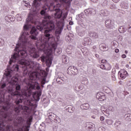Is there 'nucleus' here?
Segmentation results:
<instances>
[{"mask_svg":"<svg viewBox=\"0 0 131 131\" xmlns=\"http://www.w3.org/2000/svg\"><path fill=\"white\" fill-rule=\"evenodd\" d=\"M18 54H20V56L18 55L17 54H14L11 56L9 61L10 65H11L13 62H17L18 64H20V67L22 68L24 75H26L28 73H30V80H36L37 78H39L40 75L41 77H47V72L45 71H41L40 74L37 72L30 73L32 70H36L34 62L28 59V55L26 53V51L22 50L19 51Z\"/></svg>","mask_w":131,"mask_h":131,"instance_id":"f257e3e1","label":"nucleus"},{"mask_svg":"<svg viewBox=\"0 0 131 131\" xmlns=\"http://www.w3.org/2000/svg\"><path fill=\"white\" fill-rule=\"evenodd\" d=\"M24 30L25 32L20 37L19 42L16 45L15 49L17 52V53H14V54H16L18 56H21V54L19 53V52H21V51H25L27 54V53H29L30 56L32 57V58H38V57H39V53L35 51V48H30L27 46L29 38H31V39H34L35 40L37 39L36 35L38 34V32L36 31V29L33 27L30 31L31 35L28 37V35H29V31H28V26L27 25L24 26Z\"/></svg>","mask_w":131,"mask_h":131,"instance_id":"f03ea898","label":"nucleus"},{"mask_svg":"<svg viewBox=\"0 0 131 131\" xmlns=\"http://www.w3.org/2000/svg\"><path fill=\"white\" fill-rule=\"evenodd\" d=\"M53 39V36L51 38H49L48 40L45 38H41L39 40H37L36 42V46L39 51H42L45 54H46L47 56H42L40 57L41 61L42 63L46 62V64L49 68L51 67L52 63L53 62V51L57 52V54H61L62 53V49L60 48L57 49V45L52 43L51 45L52 48H50V44L49 41Z\"/></svg>","mask_w":131,"mask_h":131,"instance_id":"7ed1b4c3","label":"nucleus"},{"mask_svg":"<svg viewBox=\"0 0 131 131\" xmlns=\"http://www.w3.org/2000/svg\"><path fill=\"white\" fill-rule=\"evenodd\" d=\"M43 18L44 20H42V23L37 26V29H38L40 31L46 29L45 31V35L41 37V38H45L48 40L49 38L53 37V36L50 34V31L55 28V25L53 20H52V16L48 14H45Z\"/></svg>","mask_w":131,"mask_h":131,"instance_id":"20e7f679","label":"nucleus"},{"mask_svg":"<svg viewBox=\"0 0 131 131\" xmlns=\"http://www.w3.org/2000/svg\"><path fill=\"white\" fill-rule=\"evenodd\" d=\"M31 96V91L28 90L24 92L22 96L20 97L18 100L15 101V104L16 106L14 108V111L16 113H19L20 112V109H23L25 112H28L29 111V107L28 106H23L22 105L19 104L22 103V102H27V103H30L29 101V98Z\"/></svg>","mask_w":131,"mask_h":131,"instance_id":"39448f33","label":"nucleus"},{"mask_svg":"<svg viewBox=\"0 0 131 131\" xmlns=\"http://www.w3.org/2000/svg\"><path fill=\"white\" fill-rule=\"evenodd\" d=\"M11 83L12 84H16L17 82H18V78L16 76H14L11 78ZM15 90L16 91L14 92V90H13L12 88H10L8 89V93L11 94L12 96H16V97H20V98L22 96H23L24 93L26 91H29L31 92V94H32V91L30 90H25L23 91L22 93H21V86L19 84H16V87H15Z\"/></svg>","mask_w":131,"mask_h":131,"instance_id":"423d86ee","label":"nucleus"},{"mask_svg":"<svg viewBox=\"0 0 131 131\" xmlns=\"http://www.w3.org/2000/svg\"><path fill=\"white\" fill-rule=\"evenodd\" d=\"M15 71V72H19V65L14 64L11 68V70H6L4 73L6 76H8L9 77H12V73Z\"/></svg>","mask_w":131,"mask_h":131,"instance_id":"0eeeda50","label":"nucleus"},{"mask_svg":"<svg viewBox=\"0 0 131 131\" xmlns=\"http://www.w3.org/2000/svg\"><path fill=\"white\" fill-rule=\"evenodd\" d=\"M54 5V3H50V6L53 7V10H54L56 12L55 14V18L56 19H60V18L62 17V14H63V12H62V10H61V9L59 8L55 9V8H56V6H55V5Z\"/></svg>","mask_w":131,"mask_h":131,"instance_id":"6e6552de","label":"nucleus"},{"mask_svg":"<svg viewBox=\"0 0 131 131\" xmlns=\"http://www.w3.org/2000/svg\"><path fill=\"white\" fill-rule=\"evenodd\" d=\"M28 86L30 91H31V90H40V86L39 85H36L35 83V80H29V82L28 83Z\"/></svg>","mask_w":131,"mask_h":131,"instance_id":"1a4fd4ad","label":"nucleus"},{"mask_svg":"<svg viewBox=\"0 0 131 131\" xmlns=\"http://www.w3.org/2000/svg\"><path fill=\"white\" fill-rule=\"evenodd\" d=\"M68 74H77L78 73V69L75 67L70 66L67 70Z\"/></svg>","mask_w":131,"mask_h":131,"instance_id":"9d476101","label":"nucleus"},{"mask_svg":"<svg viewBox=\"0 0 131 131\" xmlns=\"http://www.w3.org/2000/svg\"><path fill=\"white\" fill-rule=\"evenodd\" d=\"M96 99L99 101H104L106 100V95L102 92H98L96 94Z\"/></svg>","mask_w":131,"mask_h":131,"instance_id":"9b49d317","label":"nucleus"},{"mask_svg":"<svg viewBox=\"0 0 131 131\" xmlns=\"http://www.w3.org/2000/svg\"><path fill=\"white\" fill-rule=\"evenodd\" d=\"M41 96V91L34 92L32 95L33 98L35 101H39V97Z\"/></svg>","mask_w":131,"mask_h":131,"instance_id":"f8f14e48","label":"nucleus"},{"mask_svg":"<svg viewBox=\"0 0 131 131\" xmlns=\"http://www.w3.org/2000/svg\"><path fill=\"white\" fill-rule=\"evenodd\" d=\"M119 73L120 74V76L123 79H125L127 76H128V74L127 72L124 70H121Z\"/></svg>","mask_w":131,"mask_h":131,"instance_id":"ddd939ff","label":"nucleus"},{"mask_svg":"<svg viewBox=\"0 0 131 131\" xmlns=\"http://www.w3.org/2000/svg\"><path fill=\"white\" fill-rule=\"evenodd\" d=\"M105 26L107 28H112L114 26V24L112 22V20L107 19L105 22Z\"/></svg>","mask_w":131,"mask_h":131,"instance_id":"4468645a","label":"nucleus"},{"mask_svg":"<svg viewBox=\"0 0 131 131\" xmlns=\"http://www.w3.org/2000/svg\"><path fill=\"white\" fill-rule=\"evenodd\" d=\"M61 27H58V28L55 31V35H59V34H61L62 31L63 30V28H64V24L61 23Z\"/></svg>","mask_w":131,"mask_h":131,"instance_id":"2eb2a0df","label":"nucleus"},{"mask_svg":"<svg viewBox=\"0 0 131 131\" xmlns=\"http://www.w3.org/2000/svg\"><path fill=\"white\" fill-rule=\"evenodd\" d=\"M93 12H95V9L92 8H89L84 10V13L86 15H91L93 14Z\"/></svg>","mask_w":131,"mask_h":131,"instance_id":"dca6fc26","label":"nucleus"},{"mask_svg":"<svg viewBox=\"0 0 131 131\" xmlns=\"http://www.w3.org/2000/svg\"><path fill=\"white\" fill-rule=\"evenodd\" d=\"M62 63L64 64H67L68 63V57L66 55L62 56Z\"/></svg>","mask_w":131,"mask_h":131,"instance_id":"f3484780","label":"nucleus"},{"mask_svg":"<svg viewBox=\"0 0 131 131\" xmlns=\"http://www.w3.org/2000/svg\"><path fill=\"white\" fill-rule=\"evenodd\" d=\"M81 109L84 110H88L89 108H90V105L88 103H85L83 104H82L80 106Z\"/></svg>","mask_w":131,"mask_h":131,"instance_id":"a211bd4d","label":"nucleus"},{"mask_svg":"<svg viewBox=\"0 0 131 131\" xmlns=\"http://www.w3.org/2000/svg\"><path fill=\"white\" fill-rule=\"evenodd\" d=\"M90 36L91 37H93V38H98V37H99L98 33L96 32H91L90 33Z\"/></svg>","mask_w":131,"mask_h":131,"instance_id":"6ab92c4d","label":"nucleus"},{"mask_svg":"<svg viewBox=\"0 0 131 131\" xmlns=\"http://www.w3.org/2000/svg\"><path fill=\"white\" fill-rule=\"evenodd\" d=\"M100 49L101 51H102V52H105L107 50V47H106V45L105 44L102 45L100 47Z\"/></svg>","mask_w":131,"mask_h":131,"instance_id":"aec40b11","label":"nucleus"},{"mask_svg":"<svg viewBox=\"0 0 131 131\" xmlns=\"http://www.w3.org/2000/svg\"><path fill=\"white\" fill-rule=\"evenodd\" d=\"M118 31L120 33H124L125 32V28L123 27H120L119 28Z\"/></svg>","mask_w":131,"mask_h":131,"instance_id":"412c9836","label":"nucleus"},{"mask_svg":"<svg viewBox=\"0 0 131 131\" xmlns=\"http://www.w3.org/2000/svg\"><path fill=\"white\" fill-rule=\"evenodd\" d=\"M105 70H111V66L110 64L108 63H105Z\"/></svg>","mask_w":131,"mask_h":131,"instance_id":"4be33fe9","label":"nucleus"},{"mask_svg":"<svg viewBox=\"0 0 131 131\" xmlns=\"http://www.w3.org/2000/svg\"><path fill=\"white\" fill-rule=\"evenodd\" d=\"M47 10H48V8H45V10H42L40 11V14H41V15H43V16H45V15H47V13H46V11H47Z\"/></svg>","mask_w":131,"mask_h":131,"instance_id":"5701e85b","label":"nucleus"},{"mask_svg":"<svg viewBox=\"0 0 131 131\" xmlns=\"http://www.w3.org/2000/svg\"><path fill=\"white\" fill-rule=\"evenodd\" d=\"M89 123V125H91L88 127V128H90V129L95 128V124L92 123Z\"/></svg>","mask_w":131,"mask_h":131,"instance_id":"b1692460","label":"nucleus"},{"mask_svg":"<svg viewBox=\"0 0 131 131\" xmlns=\"http://www.w3.org/2000/svg\"><path fill=\"white\" fill-rule=\"evenodd\" d=\"M5 20L7 22H11V16L5 17Z\"/></svg>","mask_w":131,"mask_h":131,"instance_id":"393cba45","label":"nucleus"},{"mask_svg":"<svg viewBox=\"0 0 131 131\" xmlns=\"http://www.w3.org/2000/svg\"><path fill=\"white\" fill-rule=\"evenodd\" d=\"M22 121H23L22 118L21 117L18 118V119L17 120V123H18V124H21Z\"/></svg>","mask_w":131,"mask_h":131,"instance_id":"a878e982","label":"nucleus"},{"mask_svg":"<svg viewBox=\"0 0 131 131\" xmlns=\"http://www.w3.org/2000/svg\"><path fill=\"white\" fill-rule=\"evenodd\" d=\"M67 15H68V13L66 12L63 14V16L62 17V19L64 20V19H66L67 18Z\"/></svg>","mask_w":131,"mask_h":131,"instance_id":"bb28decb","label":"nucleus"},{"mask_svg":"<svg viewBox=\"0 0 131 131\" xmlns=\"http://www.w3.org/2000/svg\"><path fill=\"white\" fill-rule=\"evenodd\" d=\"M33 19V18L32 17L29 15L28 18H27V21H28L29 22H31Z\"/></svg>","mask_w":131,"mask_h":131,"instance_id":"cd10ccee","label":"nucleus"},{"mask_svg":"<svg viewBox=\"0 0 131 131\" xmlns=\"http://www.w3.org/2000/svg\"><path fill=\"white\" fill-rule=\"evenodd\" d=\"M84 40L85 41V42H91V39L89 38H84Z\"/></svg>","mask_w":131,"mask_h":131,"instance_id":"c85d7f7f","label":"nucleus"},{"mask_svg":"<svg viewBox=\"0 0 131 131\" xmlns=\"http://www.w3.org/2000/svg\"><path fill=\"white\" fill-rule=\"evenodd\" d=\"M15 20V17L13 16H10V22H14Z\"/></svg>","mask_w":131,"mask_h":131,"instance_id":"c756f323","label":"nucleus"},{"mask_svg":"<svg viewBox=\"0 0 131 131\" xmlns=\"http://www.w3.org/2000/svg\"><path fill=\"white\" fill-rule=\"evenodd\" d=\"M100 68H101V69H102L103 70H105V64H101L100 66Z\"/></svg>","mask_w":131,"mask_h":131,"instance_id":"7c9ffc66","label":"nucleus"},{"mask_svg":"<svg viewBox=\"0 0 131 131\" xmlns=\"http://www.w3.org/2000/svg\"><path fill=\"white\" fill-rule=\"evenodd\" d=\"M4 45V39L0 38V47Z\"/></svg>","mask_w":131,"mask_h":131,"instance_id":"2f4dec72","label":"nucleus"},{"mask_svg":"<svg viewBox=\"0 0 131 131\" xmlns=\"http://www.w3.org/2000/svg\"><path fill=\"white\" fill-rule=\"evenodd\" d=\"M127 28H128V31L129 32H130L131 33V24L130 25H129L127 27Z\"/></svg>","mask_w":131,"mask_h":131,"instance_id":"473e14b6","label":"nucleus"},{"mask_svg":"<svg viewBox=\"0 0 131 131\" xmlns=\"http://www.w3.org/2000/svg\"><path fill=\"white\" fill-rule=\"evenodd\" d=\"M17 21H22V17H21V16H17Z\"/></svg>","mask_w":131,"mask_h":131,"instance_id":"72a5a7b5","label":"nucleus"},{"mask_svg":"<svg viewBox=\"0 0 131 131\" xmlns=\"http://www.w3.org/2000/svg\"><path fill=\"white\" fill-rule=\"evenodd\" d=\"M108 110H110V111H113V107L112 106H110L108 107Z\"/></svg>","mask_w":131,"mask_h":131,"instance_id":"f704fd0d","label":"nucleus"},{"mask_svg":"<svg viewBox=\"0 0 131 131\" xmlns=\"http://www.w3.org/2000/svg\"><path fill=\"white\" fill-rule=\"evenodd\" d=\"M66 41H69L70 40V37H69V36H67V37H66Z\"/></svg>","mask_w":131,"mask_h":131,"instance_id":"c9c22d12","label":"nucleus"},{"mask_svg":"<svg viewBox=\"0 0 131 131\" xmlns=\"http://www.w3.org/2000/svg\"><path fill=\"white\" fill-rule=\"evenodd\" d=\"M100 120H101V121H103L105 120V118L104 117L102 116L100 118Z\"/></svg>","mask_w":131,"mask_h":131,"instance_id":"e433bc0d","label":"nucleus"},{"mask_svg":"<svg viewBox=\"0 0 131 131\" xmlns=\"http://www.w3.org/2000/svg\"><path fill=\"white\" fill-rule=\"evenodd\" d=\"M46 77H43L42 78V81H45L46 82V80H47V78H46Z\"/></svg>","mask_w":131,"mask_h":131,"instance_id":"4c0bfd02","label":"nucleus"},{"mask_svg":"<svg viewBox=\"0 0 131 131\" xmlns=\"http://www.w3.org/2000/svg\"><path fill=\"white\" fill-rule=\"evenodd\" d=\"M122 58H123V59H124L125 58H126V55L125 54H123L121 56Z\"/></svg>","mask_w":131,"mask_h":131,"instance_id":"58836bf2","label":"nucleus"},{"mask_svg":"<svg viewBox=\"0 0 131 131\" xmlns=\"http://www.w3.org/2000/svg\"><path fill=\"white\" fill-rule=\"evenodd\" d=\"M115 53H119V49H116L115 50Z\"/></svg>","mask_w":131,"mask_h":131,"instance_id":"ea45409f","label":"nucleus"},{"mask_svg":"<svg viewBox=\"0 0 131 131\" xmlns=\"http://www.w3.org/2000/svg\"><path fill=\"white\" fill-rule=\"evenodd\" d=\"M106 61L105 59H102L101 60V63H106Z\"/></svg>","mask_w":131,"mask_h":131,"instance_id":"a19ab883","label":"nucleus"},{"mask_svg":"<svg viewBox=\"0 0 131 131\" xmlns=\"http://www.w3.org/2000/svg\"><path fill=\"white\" fill-rule=\"evenodd\" d=\"M91 2H93V3H98V0H91Z\"/></svg>","mask_w":131,"mask_h":131,"instance_id":"79ce46f5","label":"nucleus"},{"mask_svg":"<svg viewBox=\"0 0 131 131\" xmlns=\"http://www.w3.org/2000/svg\"><path fill=\"white\" fill-rule=\"evenodd\" d=\"M114 3H118L120 0H112Z\"/></svg>","mask_w":131,"mask_h":131,"instance_id":"37998d69","label":"nucleus"},{"mask_svg":"<svg viewBox=\"0 0 131 131\" xmlns=\"http://www.w3.org/2000/svg\"><path fill=\"white\" fill-rule=\"evenodd\" d=\"M61 6V4H56V7L58 8V7H60Z\"/></svg>","mask_w":131,"mask_h":131,"instance_id":"c03bdc74","label":"nucleus"},{"mask_svg":"<svg viewBox=\"0 0 131 131\" xmlns=\"http://www.w3.org/2000/svg\"><path fill=\"white\" fill-rule=\"evenodd\" d=\"M113 46L116 48L117 47V44H115L114 43H113Z\"/></svg>","mask_w":131,"mask_h":131,"instance_id":"a18cd8bd","label":"nucleus"},{"mask_svg":"<svg viewBox=\"0 0 131 131\" xmlns=\"http://www.w3.org/2000/svg\"><path fill=\"white\" fill-rule=\"evenodd\" d=\"M41 84H46V82H45L43 81H41Z\"/></svg>","mask_w":131,"mask_h":131,"instance_id":"49530a36","label":"nucleus"},{"mask_svg":"<svg viewBox=\"0 0 131 131\" xmlns=\"http://www.w3.org/2000/svg\"><path fill=\"white\" fill-rule=\"evenodd\" d=\"M69 25H73V23L72 21H70L69 22Z\"/></svg>","mask_w":131,"mask_h":131,"instance_id":"de8ad7c7","label":"nucleus"},{"mask_svg":"<svg viewBox=\"0 0 131 131\" xmlns=\"http://www.w3.org/2000/svg\"><path fill=\"white\" fill-rule=\"evenodd\" d=\"M125 67H126V68H128V67H129V65H128V64H126Z\"/></svg>","mask_w":131,"mask_h":131,"instance_id":"09e8293b","label":"nucleus"},{"mask_svg":"<svg viewBox=\"0 0 131 131\" xmlns=\"http://www.w3.org/2000/svg\"><path fill=\"white\" fill-rule=\"evenodd\" d=\"M98 129L99 131H102L101 130V129H102V127H99Z\"/></svg>","mask_w":131,"mask_h":131,"instance_id":"8fccbe9b","label":"nucleus"},{"mask_svg":"<svg viewBox=\"0 0 131 131\" xmlns=\"http://www.w3.org/2000/svg\"><path fill=\"white\" fill-rule=\"evenodd\" d=\"M128 53V52H127V51L125 50V54H127Z\"/></svg>","mask_w":131,"mask_h":131,"instance_id":"3c124183","label":"nucleus"},{"mask_svg":"<svg viewBox=\"0 0 131 131\" xmlns=\"http://www.w3.org/2000/svg\"><path fill=\"white\" fill-rule=\"evenodd\" d=\"M52 114H53L52 113H50V115H49V117H51V116H52Z\"/></svg>","mask_w":131,"mask_h":131,"instance_id":"603ef678","label":"nucleus"},{"mask_svg":"<svg viewBox=\"0 0 131 131\" xmlns=\"http://www.w3.org/2000/svg\"><path fill=\"white\" fill-rule=\"evenodd\" d=\"M54 3H58V0H54Z\"/></svg>","mask_w":131,"mask_h":131,"instance_id":"864d4df0","label":"nucleus"},{"mask_svg":"<svg viewBox=\"0 0 131 131\" xmlns=\"http://www.w3.org/2000/svg\"><path fill=\"white\" fill-rule=\"evenodd\" d=\"M127 117H128V116H130V114H127Z\"/></svg>","mask_w":131,"mask_h":131,"instance_id":"5fc2aeb1","label":"nucleus"},{"mask_svg":"<svg viewBox=\"0 0 131 131\" xmlns=\"http://www.w3.org/2000/svg\"><path fill=\"white\" fill-rule=\"evenodd\" d=\"M42 88H43V84L41 85Z\"/></svg>","mask_w":131,"mask_h":131,"instance_id":"6e6d98bb","label":"nucleus"},{"mask_svg":"<svg viewBox=\"0 0 131 131\" xmlns=\"http://www.w3.org/2000/svg\"><path fill=\"white\" fill-rule=\"evenodd\" d=\"M56 80L58 82H59V81H58V79H57Z\"/></svg>","mask_w":131,"mask_h":131,"instance_id":"4d7b16f0","label":"nucleus"},{"mask_svg":"<svg viewBox=\"0 0 131 131\" xmlns=\"http://www.w3.org/2000/svg\"><path fill=\"white\" fill-rule=\"evenodd\" d=\"M92 118H95V117H94V116H92Z\"/></svg>","mask_w":131,"mask_h":131,"instance_id":"13d9d810","label":"nucleus"},{"mask_svg":"<svg viewBox=\"0 0 131 131\" xmlns=\"http://www.w3.org/2000/svg\"><path fill=\"white\" fill-rule=\"evenodd\" d=\"M114 80H115V79H114Z\"/></svg>","mask_w":131,"mask_h":131,"instance_id":"bf43d9fd","label":"nucleus"}]
</instances>
